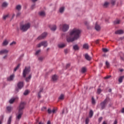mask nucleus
I'll return each instance as SVG.
<instances>
[{
    "mask_svg": "<svg viewBox=\"0 0 124 124\" xmlns=\"http://www.w3.org/2000/svg\"><path fill=\"white\" fill-rule=\"evenodd\" d=\"M31 28V24L29 23L20 25V30L22 31H27Z\"/></svg>",
    "mask_w": 124,
    "mask_h": 124,
    "instance_id": "2",
    "label": "nucleus"
},
{
    "mask_svg": "<svg viewBox=\"0 0 124 124\" xmlns=\"http://www.w3.org/2000/svg\"><path fill=\"white\" fill-rule=\"evenodd\" d=\"M44 58H43V57H39L38 58V60L40 61V62H42V61H43Z\"/></svg>",
    "mask_w": 124,
    "mask_h": 124,
    "instance_id": "41",
    "label": "nucleus"
},
{
    "mask_svg": "<svg viewBox=\"0 0 124 124\" xmlns=\"http://www.w3.org/2000/svg\"><path fill=\"white\" fill-rule=\"evenodd\" d=\"M115 34H123L124 33V31L118 30L115 32Z\"/></svg>",
    "mask_w": 124,
    "mask_h": 124,
    "instance_id": "16",
    "label": "nucleus"
},
{
    "mask_svg": "<svg viewBox=\"0 0 124 124\" xmlns=\"http://www.w3.org/2000/svg\"><path fill=\"white\" fill-rule=\"evenodd\" d=\"M93 116V110H90L89 112V117L90 118H92Z\"/></svg>",
    "mask_w": 124,
    "mask_h": 124,
    "instance_id": "28",
    "label": "nucleus"
},
{
    "mask_svg": "<svg viewBox=\"0 0 124 124\" xmlns=\"http://www.w3.org/2000/svg\"><path fill=\"white\" fill-rule=\"evenodd\" d=\"M17 87H18V89L21 90V89H22V88H23V87H24V82H23L22 81L19 82L17 83Z\"/></svg>",
    "mask_w": 124,
    "mask_h": 124,
    "instance_id": "10",
    "label": "nucleus"
},
{
    "mask_svg": "<svg viewBox=\"0 0 124 124\" xmlns=\"http://www.w3.org/2000/svg\"><path fill=\"white\" fill-rule=\"evenodd\" d=\"M46 109V107H43L41 109L42 111H44Z\"/></svg>",
    "mask_w": 124,
    "mask_h": 124,
    "instance_id": "58",
    "label": "nucleus"
},
{
    "mask_svg": "<svg viewBox=\"0 0 124 124\" xmlns=\"http://www.w3.org/2000/svg\"><path fill=\"white\" fill-rule=\"evenodd\" d=\"M41 46H43L44 47H47V46H48V43H47V41H45L40 43L37 45V47H38V48H40Z\"/></svg>",
    "mask_w": 124,
    "mask_h": 124,
    "instance_id": "6",
    "label": "nucleus"
},
{
    "mask_svg": "<svg viewBox=\"0 0 124 124\" xmlns=\"http://www.w3.org/2000/svg\"><path fill=\"white\" fill-rule=\"evenodd\" d=\"M8 52V50L7 49L1 50L0 51V55H2V54H7Z\"/></svg>",
    "mask_w": 124,
    "mask_h": 124,
    "instance_id": "13",
    "label": "nucleus"
},
{
    "mask_svg": "<svg viewBox=\"0 0 124 124\" xmlns=\"http://www.w3.org/2000/svg\"><path fill=\"white\" fill-rule=\"evenodd\" d=\"M47 124H51V122L50 121H48Z\"/></svg>",
    "mask_w": 124,
    "mask_h": 124,
    "instance_id": "64",
    "label": "nucleus"
},
{
    "mask_svg": "<svg viewBox=\"0 0 124 124\" xmlns=\"http://www.w3.org/2000/svg\"><path fill=\"white\" fill-rule=\"evenodd\" d=\"M111 76H108L105 78V79H109V78H110Z\"/></svg>",
    "mask_w": 124,
    "mask_h": 124,
    "instance_id": "54",
    "label": "nucleus"
},
{
    "mask_svg": "<svg viewBox=\"0 0 124 124\" xmlns=\"http://www.w3.org/2000/svg\"><path fill=\"white\" fill-rule=\"evenodd\" d=\"M121 112L124 113V108H123L121 110Z\"/></svg>",
    "mask_w": 124,
    "mask_h": 124,
    "instance_id": "61",
    "label": "nucleus"
},
{
    "mask_svg": "<svg viewBox=\"0 0 124 124\" xmlns=\"http://www.w3.org/2000/svg\"><path fill=\"white\" fill-rule=\"evenodd\" d=\"M64 11V7H61L59 9V12L60 13H63V12Z\"/></svg>",
    "mask_w": 124,
    "mask_h": 124,
    "instance_id": "25",
    "label": "nucleus"
},
{
    "mask_svg": "<svg viewBox=\"0 0 124 124\" xmlns=\"http://www.w3.org/2000/svg\"><path fill=\"white\" fill-rule=\"evenodd\" d=\"M106 65L108 68H109V67H110V64L107 61L106 62Z\"/></svg>",
    "mask_w": 124,
    "mask_h": 124,
    "instance_id": "37",
    "label": "nucleus"
},
{
    "mask_svg": "<svg viewBox=\"0 0 124 124\" xmlns=\"http://www.w3.org/2000/svg\"><path fill=\"white\" fill-rule=\"evenodd\" d=\"M83 48L84 49H89V45H88V44H84L83 46Z\"/></svg>",
    "mask_w": 124,
    "mask_h": 124,
    "instance_id": "26",
    "label": "nucleus"
},
{
    "mask_svg": "<svg viewBox=\"0 0 124 124\" xmlns=\"http://www.w3.org/2000/svg\"><path fill=\"white\" fill-rule=\"evenodd\" d=\"M89 123H90V119L87 117L85 119V124H89Z\"/></svg>",
    "mask_w": 124,
    "mask_h": 124,
    "instance_id": "33",
    "label": "nucleus"
},
{
    "mask_svg": "<svg viewBox=\"0 0 124 124\" xmlns=\"http://www.w3.org/2000/svg\"><path fill=\"white\" fill-rule=\"evenodd\" d=\"M43 91V88H41L40 89V91L39 92V93H42V91Z\"/></svg>",
    "mask_w": 124,
    "mask_h": 124,
    "instance_id": "56",
    "label": "nucleus"
},
{
    "mask_svg": "<svg viewBox=\"0 0 124 124\" xmlns=\"http://www.w3.org/2000/svg\"><path fill=\"white\" fill-rule=\"evenodd\" d=\"M101 29V28L100 27V26L98 25L97 23H96V24L95 26V29L96 30V31H100Z\"/></svg>",
    "mask_w": 124,
    "mask_h": 124,
    "instance_id": "14",
    "label": "nucleus"
},
{
    "mask_svg": "<svg viewBox=\"0 0 124 124\" xmlns=\"http://www.w3.org/2000/svg\"><path fill=\"white\" fill-rule=\"evenodd\" d=\"M31 71V68L30 67H26L23 72V76L24 78H26L27 74H29Z\"/></svg>",
    "mask_w": 124,
    "mask_h": 124,
    "instance_id": "5",
    "label": "nucleus"
},
{
    "mask_svg": "<svg viewBox=\"0 0 124 124\" xmlns=\"http://www.w3.org/2000/svg\"><path fill=\"white\" fill-rule=\"evenodd\" d=\"M7 18H8V15L4 16H3V18L4 20H6Z\"/></svg>",
    "mask_w": 124,
    "mask_h": 124,
    "instance_id": "47",
    "label": "nucleus"
},
{
    "mask_svg": "<svg viewBox=\"0 0 124 124\" xmlns=\"http://www.w3.org/2000/svg\"><path fill=\"white\" fill-rule=\"evenodd\" d=\"M21 14L20 13H18L16 15V17H18Z\"/></svg>",
    "mask_w": 124,
    "mask_h": 124,
    "instance_id": "62",
    "label": "nucleus"
},
{
    "mask_svg": "<svg viewBox=\"0 0 124 124\" xmlns=\"http://www.w3.org/2000/svg\"><path fill=\"white\" fill-rule=\"evenodd\" d=\"M103 51L105 53H107V52H108V49H107V48H103Z\"/></svg>",
    "mask_w": 124,
    "mask_h": 124,
    "instance_id": "48",
    "label": "nucleus"
},
{
    "mask_svg": "<svg viewBox=\"0 0 124 124\" xmlns=\"http://www.w3.org/2000/svg\"><path fill=\"white\" fill-rule=\"evenodd\" d=\"M84 24L85 26H87V27H89V23L88 22V21H85Z\"/></svg>",
    "mask_w": 124,
    "mask_h": 124,
    "instance_id": "49",
    "label": "nucleus"
},
{
    "mask_svg": "<svg viewBox=\"0 0 124 124\" xmlns=\"http://www.w3.org/2000/svg\"><path fill=\"white\" fill-rule=\"evenodd\" d=\"M22 9V6L20 5H18L16 7V9L18 10V11H20V10Z\"/></svg>",
    "mask_w": 124,
    "mask_h": 124,
    "instance_id": "30",
    "label": "nucleus"
},
{
    "mask_svg": "<svg viewBox=\"0 0 124 124\" xmlns=\"http://www.w3.org/2000/svg\"><path fill=\"white\" fill-rule=\"evenodd\" d=\"M92 104H95V100H94V98H93V97H92Z\"/></svg>",
    "mask_w": 124,
    "mask_h": 124,
    "instance_id": "38",
    "label": "nucleus"
},
{
    "mask_svg": "<svg viewBox=\"0 0 124 124\" xmlns=\"http://www.w3.org/2000/svg\"><path fill=\"white\" fill-rule=\"evenodd\" d=\"M7 111L10 113V112H11L12 110V107L8 106L7 107Z\"/></svg>",
    "mask_w": 124,
    "mask_h": 124,
    "instance_id": "32",
    "label": "nucleus"
},
{
    "mask_svg": "<svg viewBox=\"0 0 124 124\" xmlns=\"http://www.w3.org/2000/svg\"><path fill=\"white\" fill-rule=\"evenodd\" d=\"M14 101H15V99L12 98L10 100L9 103H10V104H12V103H13V102H14Z\"/></svg>",
    "mask_w": 124,
    "mask_h": 124,
    "instance_id": "35",
    "label": "nucleus"
},
{
    "mask_svg": "<svg viewBox=\"0 0 124 124\" xmlns=\"http://www.w3.org/2000/svg\"><path fill=\"white\" fill-rule=\"evenodd\" d=\"M46 36H47V33L44 32L38 37V40H41V39H43L44 38H45Z\"/></svg>",
    "mask_w": 124,
    "mask_h": 124,
    "instance_id": "9",
    "label": "nucleus"
},
{
    "mask_svg": "<svg viewBox=\"0 0 124 124\" xmlns=\"http://www.w3.org/2000/svg\"><path fill=\"white\" fill-rule=\"evenodd\" d=\"M69 66H70V63L67 64V65L66 66V68H68V67H69Z\"/></svg>",
    "mask_w": 124,
    "mask_h": 124,
    "instance_id": "57",
    "label": "nucleus"
},
{
    "mask_svg": "<svg viewBox=\"0 0 124 124\" xmlns=\"http://www.w3.org/2000/svg\"><path fill=\"white\" fill-rule=\"evenodd\" d=\"M40 52H41V50L40 49L37 50L36 51L35 55L36 56H38V55H39V53H40Z\"/></svg>",
    "mask_w": 124,
    "mask_h": 124,
    "instance_id": "39",
    "label": "nucleus"
},
{
    "mask_svg": "<svg viewBox=\"0 0 124 124\" xmlns=\"http://www.w3.org/2000/svg\"><path fill=\"white\" fill-rule=\"evenodd\" d=\"M86 71H87V69H86V68L83 67V68L81 69V72H82V73H85V72H86Z\"/></svg>",
    "mask_w": 124,
    "mask_h": 124,
    "instance_id": "34",
    "label": "nucleus"
},
{
    "mask_svg": "<svg viewBox=\"0 0 124 124\" xmlns=\"http://www.w3.org/2000/svg\"><path fill=\"white\" fill-rule=\"evenodd\" d=\"M101 92H102V90H101L100 89H98L97 91V93H98V94H100Z\"/></svg>",
    "mask_w": 124,
    "mask_h": 124,
    "instance_id": "43",
    "label": "nucleus"
},
{
    "mask_svg": "<svg viewBox=\"0 0 124 124\" xmlns=\"http://www.w3.org/2000/svg\"><path fill=\"white\" fill-rule=\"evenodd\" d=\"M47 112H48V114H51V113L52 112V111L51 110V109H50V108H48L47 110Z\"/></svg>",
    "mask_w": 124,
    "mask_h": 124,
    "instance_id": "50",
    "label": "nucleus"
},
{
    "mask_svg": "<svg viewBox=\"0 0 124 124\" xmlns=\"http://www.w3.org/2000/svg\"><path fill=\"white\" fill-rule=\"evenodd\" d=\"M85 58L87 61H91V60H92V57H91L88 54H85Z\"/></svg>",
    "mask_w": 124,
    "mask_h": 124,
    "instance_id": "15",
    "label": "nucleus"
},
{
    "mask_svg": "<svg viewBox=\"0 0 124 124\" xmlns=\"http://www.w3.org/2000/svg\"><path fill=\"white\" fill-rule=\"evenodd\" d=\"M2 121H3V116L0 117V124H2Z\"/></svg>",
    "mask_w": 124,
    "mask_h": 124,
    "instance_id": "40",
    "label": "nucleus"
},
{
    "mask_svg": "<svg viewBox=\"0 0 124 124\" xmlns=\"http://www.w3.org/2000/svg\"><path fill=\"white\" fill-rule=\"evenodd\" d=\"M40 93H38V97H39V98H40V97H41V96L40 95Z\"/></svg>",
    "mask_w": 124,
    "mask_h": 124,
    "instance_id": "60",
    "label": "nucleus"
},
{
    "mask_svg": "<svg viewBox=\"0 0 124 124\" xmlns=\"http://www.w3.org/2000/svg\"><path fill=\"white\" fill-rule=\"evenodd\" d=\"M124 76H121L118 79L119 83H123V80H124Z\"/></svg>",
    "mask_w": 124,
    "mask_h": 124,
    "instance_id": "24",
    "label": "nucleus"
},
{
    "mask_svg": "<svg viewBox=\"0 0 124 124\" xmlns=\"http://www.w3.org/2000/svg\"><path fill=\"white\" fill-rule=\"evenodd\" d=\"M12 121V116H10L9 119L7 121V124H11V122Z\"/></svg>",
    "mask_w": 124,
    "mask_h": 124,
    "instance_id": "21",
    "label": "nucleus"
},
{
    "mask_svg": "<svg viewBox=\"0 0 124 124\" xmlns=\"http://www.w3.org/2000/svg\"><path fill=\"white\" fill-rule=\"evenodd\" d=\"M73 49L75 51H77L79 50V46L77 45H75V46H73Z\"/></svg>",
    "mask_w": 124,
    "mask_h": 124,
    "instance_id": "22",
    "label": "nucleus"
},
{
    "mask_svg": "<svg viewBox=\"0 0 124 124\" xmlns=\"http://www.w3.org/2000/svg\"><path fill=\"white\" fill-rule=\"evenodd\" d=\"M108 4H109V3L108 2H105V3L104 4V6L105 7H107V6H108Z\"/></svg>",
    "mask_w": 124,
    "mask_h": 124,
    "instance_id": "44",
    "label": "nucleus"
},
{
    "mask_svg": "<svg viewBox=\"0 0 124 124\" xmlns=\"http://www.w3.org/2000/svg\"><path fill=\"white\" fill-rule=\"evenodd\" d=\"M56 111H57L56 109H53L52 110V113H56Z\"/></svg>",
    "mask_w": 124,
    "mask_h": 124,
    "instance_id": "59",
    "label": "nucleus"
},
{
    "mask_svg": "<svg viewBox=\"0 0 124 124\" xmlns=\"http://www.w3.org/2000/svg\"><path fill=\"white\" fill-rule=\"evenodd\" d=\"M102 124H107V123H106L105 121H104Z\"/></svg>",
    "mask_w": 124,
    "mask_h": 124,
    "instance_id": "63",
    "label": "nucleus"
},
{
    "mask_svg": "<svg viewBox=\"0 0 124 124\" xmlns=\"http://www.w3.org/2000/svg\"><path fill=\"white\" fill-rule=\"evenodd\" d=\"M2 46H6L8 45V41H7V40H5L2 44Z\"/></svg>",
    "mask_w": 124,
    "mask_h": 124,
    "instance_id": "20",
    "label": "nucleus"
},
{
    "mask_svg": "<svg viewBox=\"0 0 124 124\" xmlns=\"http://www.w3.org/2000/svg\"><path fill=\"white\" fill-rule=\"evenodd\" d=\"M10 45L11 46H13V45H16V42L13 41V42H12V43L10 44Z\"/></svg>",
    "mask_w": 124,
    "mask_h": 124,
    "instance_id": "45",
    "label": "nucleus"
},
{
    "mask_svg": "<svg viewBox=\"0 0 124 124\" xmlns=\"http://www.w3.org/2000/svg\"><path fill=\"white\" fill-rule=\"evenodd\" d=\"M35 7V4H34L32 5L31 6V9H33Z\"/></svg>",
    "mask_w": 124,
    "mask_h": 124,
    "instance_id": "52",
    "label": "nucleus"
},
{
    "mask_svg": "<svg viewBox=\"0 0 124 124\" xmlns=\"http://www.w3.org/2000/svg\"><path fill=\"white\" fill-rule=\"evenodd\" d=\"M50 30L53 31H55L57 30V26L53 25L50 27Z\"/></svg>",
    "mask_w": 124,
    "mask_h": 124,
    "instance_id": "19",
    "label": "nucleus"
},
{
    "mask_svg": "<svg viewBox=\"0 0 124 124\" xmlns=\"http://www.w3.org/2000/svg\"><path fill=\"white\" fill-rule=\"evenodd\" d=\"M31 78V75H30L28 77L26 78V82H29Z\"/></svg>",
    "mask_w": 124,
    "mask_h": 124,
    "instance_id": "29",
    "label": "nucleus"
},
{
    "mask_svg": "<svg viewBox=\"0 0 124 124\" xmlns=\"http://www.w3.org/2000/svg\"><path fill=\"white\" fill-rule=\"evenodd\" d=\"M80 34H81V30L74 28L67 35L66 40L68 42H73L80 37Z\"/></svg>",
    "mask_w": 124,
    "mask_h": 124,
    "instance_id": "1",
    "label": "nucleus"
},
{
    "mask_svg": "<svg viewBox=\"0 0 124 124\" xmlns=\"http://www.w3.org/2000/svg\"><path fill=\"white\" fill-rule=\"evenodd\" d=\"M64 52L65 54H67V53H68V50H67V49H64Z\"/></svg>",
    "mask_w": 124,
    "mask_h": 124,
    "instance_id": "53",
    "label": "nucleus"
},
{
    "mask_svg": "<svg viewBox=\"0 0 124 124\" xmlns=\"http://www.w3.org/2000/svg\"><path fill=\"white\" fill-rule=\"evenodd\" d=\"M103 119V118H102V117H100L99 119H98V122L99 124H100V123H101V121H102V119Z\"/></svg>",
    "mask_w": 124,
    "mask_h": 124,
    "instance_id": "46",
    "label": "nucleus"
},
{
    "mask_svg": "<svg viewBox=\"0 0 124 124\" xmlns=\"http://www.w3.org/2000/svg\"><path fill=\"white\" fill-rule=\"evenodd\" d=\"M58 76H57V75H54L52 77V81H53V82H56V81L58 80Z\"/></svg>",
    "mask_w": 124,
    "mask_h": 124,
    "instance_id": "11",
    "label": "nucleus"
},
{
    "mask_svg": "<svg viewBox=\"0 0 124 124\" xmlns=\"http://www.w3.org/2000/svg\"><path fill=\"white\" fill-rule=\"evenodd\" d=\"M22 115H23V111H21V110H18V112L16 114V120L17 121L20 120V119L22 118Z\"/></svg>",
    "mask_w": 124,
    "mask_h": 124,
    "instance_id": "7",
    "label": "nucleus"
},
{
    "mask_svg": "<svg viewBox=\"0 0 124 124\" xmlns=\"http://www.w3.org/2000/svg\"><path fill=\"white\" fill-rule=\"evenodd\" d=\"M64 98V95H63V94H62L59 97V99H60V100H63Z\"/></svg>",
    "mask_w": 124,
    "mask_h": 124,
    "instance_id": "31",
    "label": "nucleus"
},
{
    "mask_svg": "<svg viewBox=\"0 0 124 124\" xmlns=\"http://www.w3.org/2000/svg\"><path fill=\"white\" fill-rule=\"evenodd\" d=\"M96 44H99V40H97L95 41Z\"/></svg>",
    "mask_w": 124,
    "mask_h": 124,
    "instance_id": "55",
    "label": "nucleus"
},
{
    "mask_svg": "<svg viewBox=\"0 0 124 124\" xmlns=\"http://www.w3.org/2000/svg\"><path fill=\"white\" fill-rule=\"evenodd\" d=\"M27 94H29V90H26L24 93V95H27Z\"/></svg>",
    "mask_w": 124,
    "mask_h": 124,
    "instance_id": "42",
    "label": "nucleus"
},
{
    "mask_svg": "<svg viewBox=\"0 0 124 124\" xmlns=\"http://www.w3.org/2000/svg\"><path fill=\"white\" fill-rule=\"evenodd\" d=\"M110 101V98L107 97L104 101L101 102L100 107L102 110H103L106 107V106L108 104V102Z\"/></svg>",
    "mask_w": 124,
    "mask_h": 124,
    "instance_id": "3",
    "label": "nucleus"
},
{
    "mask_svg": "<svg viewBox=\"0 0 124 124\" xmlns=\"http://www.w3.org/2000/svg\"><path fill=\"white\" fill-rule=\"evenodd\" d=\"M60 29L62 31H67L69 29V25L66 24H60Z\"/></svg>",
    "mask_w": 124,
    "mask_h": 124,
    "instance_id": "4",
    "label": "nucleus"
},
{
    "mask_svg": "<svg viewBox=\"0 0 124 124\" xmlns=\"http://www.w3.org/2000/svg\"><path fill=\"white\" fill-rule=\"evenodd\" d=\"M66 46V45L65 44L62 43L58 45L59 48H64Z\"/></svg>",
    "mask_w": 124,
    "mask_h": 124,
    "instance_id": "17",
    "label": "nucleus"
},
{
    "mask_svg": "<svg viewBox=\"0 0 124 124\" xmlns=\"http://www.w3.org/2000/svg\"><path fill=\"white\" fill-rule=\"evenodd\" d=\"M25 104L26 103H25V102H21L19 105L18 111H20V112H23V109L25 108Z\"/></svg>",
    "mask_w": 124,
    "mask_h": 124,
    "instance_id": "8",
    "label": "nucleus"
},
{
    "mask_svg": "<svg viewBox=\"0 0 124 124\" xmlns=\"http://www.w3.org/2000/svg\"><path fill=\"white\" fill-rule=\"evenodd\" d=\"M115 2H116V0H111V4H112L113 5H114V4H115Z\"/></svg>",
    "mask_w": 124,
    "mask_h": 124,
    "instance_id": "51",
    "label": "nucleus"
},
{
    "mask_svg": "<svg viewBox=\"0 0 124 124\" xmlns=\"http://www.w3.org/2000/svg\"><path fill=\"white\" fill-rule=\"evenodd\" d=\"M120 22H121V20H120L119 19H116L114 21V24L115 25H119Z\"/></svg>",
    "mask_w": 124,
    "mask_h": 124,
    "instance_id": "27",
    "label": "nucleus"
},
{
    "mask_svg": "<svg viewBox=\"0 0 124 124\" xmlns=\"http://www.w3.org/2000/svg\"><path fill=\"white\" fill-rule=\"evenodd\" d=\"M20 67V64H18L16 68L14 69V71H17V69Z\"/></svg>",
    "mask_w": 124,
    "mask_h": 124,
    "instance_id": "36",
    "label": "nucleus"
},
{
    "mask_svg": "<svg viewBox=\"0 0 124 124\" xmlns=\"http://www.w3.org/2000/svg\"><path fill=\"white\" fill-rule=\"evenodd\" d=\"M39 15L40 16H41L42 17H44L46 14H45V12L44 11H41L39 13Z\"/></svg>",
    "mask_w": 124,
    "mask_h": 124,
    "instance_id": "18",
    "label": "nucleus"
},
{
    "mask_svg": "<svg viewBox=\"0 0 124 124\" xmlns=\"http://www.w3.org/2000/svg\"><path fill=\"white\" fill-rule=\"evenodd\" d=\"M15 76L14 75H11L9 77L7 78L8 81H13Z\"/></svg>",
    "mask_w": 124,
    "mask_h": 124,
    "instance_id": "12",
    "label": "nucleus"
},
{
    "mask_svg": "<svg viewBox=\"0 0 124 124\" xmlns=\"http://www.w3.org/2000/svg\"><path fill=\"white\" fill-rule=\"evenodd\" d=\"M7 5H8V3L7 2H3L2 3V7H7Z\"/></svg>",
    "mask_w": 124,
    "mask_h": 124,
    "instance_id": "23",
    "label": "nucleus"
}]
</instances>
